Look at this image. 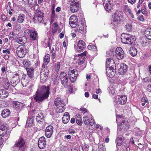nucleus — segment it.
Returning a JSON list of instances; mask_svg holds the SVG:
<instances>
[{
	"label": "nucleus",
	"mask_w": 151,
	"mask_h": 151,
	"mask_svg": "<svg viewBox=\"0 0 151 151\" xmlns=\"http://www.w3.org/2000/svg\"><path fill=\"white\" fill-rule=\"evenodd\" d=\"M50 89L48 87L42 86L39 88L34 96V100L35 102L40 103L44 99L47 98L49 94Z\"/></svg>",
	"instance_id": "obj_1"
},
{
	"label": "nucleus",
	"mask_w": 151,
	"mask_h": 151,
	"mask_svg": "<svg viewBox=\"0 0 151 151\" xmlns=\"http://www.w3.org/2000/svg\"><path fill=\"white\" fill-rule=\"evenodd\" d=\"M113 101L115 106L118 107L120 105H124L126 103L127 101V97L125 95H117L114 97Z\"/></svg>",
	"instance_id": "obj_2"
},
{
	"label": "nucleus",
	"mask_w": 151,
	"mask_h": 151,
	"mask_svg": "<svg viewBox=\"0 0 151 151\" xmlns=\"http://www.w3.org/2000/svg\"><path fill=\"white\" fill-rule=\"evenodd\" d=\"M134 36L129 34H122L121 39L122 43L129 45L132 43L134 41Z\"/></svg>",
	"instance_id": "obj_3"
},
{
	"label": "nucleus",
	"mask_w": 151,
	"mask_h": 151,
	"mask_svg": "<svg viewBox=\"0 0 151 151\" xmlns=\"http://www.w3.org/2000/svg\"><path fill=\"white\" fill-rule=\"evenodd\" d=\"M70 4V9L73 13L77 12L78 10L79 4L77 0H70L69 1Z\"/></svg>",
	"instance_id": "obj_4"
},
{
	"label": "nucleus",
	"mask_w": 151,
	"mask_h": 151,
	"mask_svg": "<svg viewBox=\"0 0 151 151\" xmlns=\"http://www.w3.org/2000/svg\"><path fill=\"white\" fill-rule=\"evenodd\" d=\"M112 18L114 24H117L119 23L123 19V16L120 12H116L112 15Z\"/></svg>",
	"instance_id": "obj_5"
},
{
	"label": "nucleus",
	"mask_w": 151,
	"mask_h": 151,
	"mask_svg": "<svg viewBox=\"0 0 151 151\" xmlns=\"http://www.w3.org/2000/svg\"><path fill=\"white\" fill-rule=\"evenodd\" d=\"M48 74V69L45 68H42L40 73V81L41 82L43 83L46 82Z\"/></svg>",
	"instance_id": "obj_6"
},
{
	"label": "nucleus",
	"mask_w": 151,
	"mask_h": 151,
	"mask_svg": "<svg viewBox=\"0 0 151 151\" xmlns=\"http://www.w3.org/2000/svg\"><path fill=\"white\" fill-rule=\"evenodd\" d=\"M118 126H119L118 128L117 132H121V130H127L128 128L129 124L127 119H124L122 122H118Z\"/></svg>",
	"instance_id": "obj_7"
},
{
	"label": "nucleus",
	"mask_w": 151,
	"mask_h": 151,
	"mask_svg": "<svg viewBox=\"0 0 151 151\" xmlns=\"http://www.w3.org/2000/svg\"><path fill=\"white\" fill-rule=\"evenodd\" d=\"M59 77L61 84L64 87H67L68 82L67 74L64 72H62L60 74Z\"/></svg>",
	"instance_id": "obj_8"
},
{
	"label": "nucleus",
	"mask_w": 151,
	"mask_h": 151,
	"mask_svg": "<svg viewBox=\"0 0 151 151\" xmlns=\"http://www.w3.org/2000/svg\"><path fill=\"white\" fill-rule=\"evenodd\" d=\"M115 56L119 60H122L124 56V53L123 50L120 47L116 48L115 52Z\"/></svg>",
	"instance_id": "obj_9"
},
{
	"label": "nucleus",
	"mask_w": 151,
	"mask_h": 151,
	"mask_svg": "<svg viewBox=\"0 0 151 151\" xmlns=\"http://www.w3.org/2000/svg\"><path fill=\"white\" fill-rule=\"evenodd\" d=\"M26 53V49L24 46H20L17 47V53L19 57L21 58L24 57Z\"/></svg>",
	"instance_id": "obj_10"
},
{
	"label": "nucleus",
	"mask_w": 151,
	"mask_h": 151,
	"mask_svg": "<svg viewBox=\"0 0 151 151\" xmlns=\"http://www.w3.org/2000/svg\"><path fill=\"white\" fill-rule=\"evenodd\" d=\"M78 72L76 69L71 70L69 73V79L72 83L75 82L77 78Z\"/></svg>",
	"instance_id": "obj_11"
},
{
	"label": "nucleus",
	"mask_w": 151,
	"mask_h": 151,
	"mask_svg": "<svg viewBox=\"0 0 151 151\" xmlns=\"http://www.w3.org/2000/svg\"><path fill=\"white\" fill-rule=\"evenodd\" d=\"M7 125L6 124L1 125L0 126V136L8 137L9 134V132L7 131Z\"/></svg>",
	"instance_id": "obj_12"
},
{
	"label": "nucleus",
	"mask_w": 151,
	"mask_h": 151,
	"mask_svg": "<svg viewBox=\"0 0 151 151\" xmlns=\"http://www.w3.org/2000/svg\"><path fill=\"white\" fill-rule=\"evenodd\" d=\"M85 25L83 21L80 22L77 24L76 27L75 31L76 33H83L84 31V27Z\"/></svg>",
	"instance_id": "obj_13"
},
{
	"label": "nucleus",
	"mask_w": 151,
	"mask_h": 151,
	"mask_svg": "<svg viewBox=\"0 0 151 151\" xmlns=\"http://www.w3.org/2000/svg\"><path fill=\"white\" fill-rule=\"evenodd\" d=\"M25 143L24 140L23 138L20 137L19 139L17 142L15 144V147L19 148L18 151H24V148L23 147L25 144Z\"/></svg>",
	"instance_id": "obj_14"
},
{
	"label": "nucleus",
	"mask_w": 151,
	"mask_h": 151,
	"mask_svg": "<svg viewBox=\"0 0 151 151\" xmlns=\"http://www.w3.org/2000/svg\"><path fill=\"white\" fill-rule=\"evenodd\" d=\"M106 71L107 76L109 77H112L115 75V67L114 65H111V67H107Z\"/></svg>",
	"instance_id": "obj_15"
},
{
	"label": "nucleus",
	"mask_w": 151,
	"mask_h": 151,
	"mask_svg": "<svg viewBox=\"0 0 151 151\" xmlns=\"http://www.w3.org/2000/svg\"><path fill=\"white\" fill-rule=\"evenodd\" d=\"M44 14L41 12L37 11L35 13L34 19L39 22H41L43 20Z\"/></svg>",
	"instance_id": "obj_16"
},
{
	"label": "nucleus",
	"mask_w": 151,
	"mask_h": 151,
	"mask_svg": "<svg viewBox=\"0 0 151 151\" xmlns=\"http://www.w3.org/2000/svg\"><path fill=\"white\" fill-rule=\"evenodd\" d=\"M38 145L40 149H43L46 147V142L44 137H42L40 138L38 141Z\"/></svg>",
	"instance_id": "obj_17"
},
{
	"label": "nucleus",
	"mask_w": 151,
	"mask_h": 151,
	"mask_svg": "<svg viewBox=\"0 0 151 151\" xmlns=\"http://www.w3.org/2000/svg\"><path fill=\"white\" fill-rule=\"evenodd\" d=\"M53 127L49 125L45 129V134L47 138H50L52 136L53 132Z\"/></svg>",
	"instance_id": "obj_18"
},
{
	"label": "nucleus",
	"mask_w": 151,
	"mask_h": 151,
	"mask_svg": "<svg viewBox=\"0 0 151 151\" xmlns=\"http://www.w3.org/2000/svg\"><path fill=\"white\" fill-rule=\"evenodd\" d=\"M86 55V52H84L79 55L78 61L77 62V63L78 65H81L84 63L86 60L85 57Z\"/></svg>",
	"instance_id": "obj_19"
},
{
	"label": "nucleus",
	"mask_w": 151,
	"mask_h": 151,
	"mask_svg": "<svg viewBox=\"0 0 151 151\" xmlns=\"http://www.w3.org/2000/svg\"><path fill=\"white\" fill-rule=\"evenodd\" d=\"M77 49L78 52H81L84 50L85 48L86 44L85 42L82 40H79L77 44Z\"/></svg>",
	"instance_id": "obj_20"
},
{
	"label": "nucleus",
	"mask_w": 151,
	"mask_h": 151,
	"mask_svg": "<svg viewBox=\"0 0 151 151\" xmlns=\"http://www.w3.org/2000/svg\"><path fill=\"white\" fill-rule=\"evenodd\" d=\"M119 132L118 133L117 132L118 137L116 140V145L119 146H120L122 145V143L124 140V138L122 135L123 133H121L119 134Z\"/></svg>",
	"instance_id": "obj_21"
},
{
	"label": "nucleus",
	"mask_w": 151,
	"mask_h": 151,
	"mask_svg": "<svg viewBox=\"0 0 151 151\" xmlns=\"http://www.w3.org/2000/svg\"><path fill=\"white\" fill-rule=\"evenodd\" d=\"M127 65L124 63L120 65L119 69V73L121 75L124 74L127 71Z\"/></svg>",
	"instance_id": "obj_22"
},
{
	"label": "nucleus",
	"mask_w": 151,
	"mask_h": 151,
	"mask_svg": "<svg viewBox=\"0 0 151 151\" xmlns=\"http://www.w3.org/2000/svg\"><path fill=\"white\" fill-rule=\"evenodd\" d=\"M54 104L56 106L62 105L63 106H65V105L63 100L60 98H57L55 99Z\"/></svg>",
	"instance_id": "obj_23"
},
{
	"label": "nucleus",
	"mask_w": 151,
	"mask_h": 151,
	"mask_svg": "<svg viewBox=\"0 0 151 151\" xmlns=\"http://www.w3.org/2000/svg\"><path fill=\"white\" fill-rule=\"evenodd\" d=\"M44 116L43 114L41 112H39L36 116V120L39 122H43L44 121Z\"/></svg>",
	"instance_id": "obj_24"
},
{
	"label": "nucleus",
	"mask_w": 151,
	"mask_h": 151,
	"mask_svg": "<svg viewBox=\"0 0 151 151\" xmlns=\"http://www.w3.org/2000/svg\"><path fill=\"white\" fill-rule=\"evenodd\" d=\"M108 91L114 99V97H115L116 96L117 93H116V92L113 86H110L108 88Z\"/></svg>",
	"instance_id": "obj_25"
},
{
	"label": "nucleus",
	"mask_w": 151,
	"mask_h": 151,
	"mask_svg": "<svg viewBox=\"0 0 151 151\" xmlns=\"http://www.w3.org/2000/svg\"><path fill=\"white\" fill-rule=\"evenodd\" d=\"M70 118L69 113L68 112L65 113L62 118L63 122L65 124H66L69 122Z\"/></svg>",
	"instance_id": "obj_26"
},
{
	"label": "nucleus",
	"mask_w": 151,
	"mask_h": 151,
	"mask_svg": "<svg viewBox=\"0 0 151 151\" xmlns=\"http://www.w3.org/2000/svg\"><path fill=\"white\" fill-rule=\"evenodd\" d=\"M27 39L25 36L22 37H18L17 39V42L19 44H24L27 42Z\"/></svg>",
	"instance_id": "obj_27"
},
{
	"label": "nucleus",
	"mask_w": 151,
	"mask_h": 151,
	"mask_svg": "<svg viewBox=\"0 0 151 151\" xmlns=\"http://www.w3.org/2000/svg\"><path fill=\"white\" fill-rule=\"evenodd\" d=\"M124 9L125 12L128 14V15L132 18H133L134 15L129 7L127 5H125L124 6Z\"/></svg>",
	"instance_id": "obj_28"
},
{
	"label": "nucleus",
	"mask_w": 151,
	"mask_h": 151,
	"mask_svg": "<svg viewBox=\"0 0 151 151\" xmlns=\"http://www.w3.org/2000/svg\"><path fill=\"white\" fill-rule=\"evenodd\" d=\"M88 124H86L87 126L89 128V129H92L94 128L95 124V123L94 120L93 119H91L88 122Z\"/></svg>",
	"instance_id": "obj_29"
},
{
	"label": "nucleus",
	"mask_w": 151,
	"mask_h": 151,
	"mask_svg": "<svg viewBox=\"0 0 151 151\" xmlns=\"http://www.w3.org/2000/svg\"><path fill=\"white\" fill-rule=\"evenodd\" d=\"M10 114V111L7 109H4L1 112V115L3 117L6 118L8 117Z\"/></svg>",
	"instance_id": "obj_30"
},
{
	"label": "nucleus",
	"mask_w": 151,
	"mask_h": 151,
	"mask_svg": "<svg viewBox=\"0 0 151 151\" xmlns=\"http://www.w3.org/2000/svg\"><path fill=\"white\" fill-rule=\"evenodd\" d=\"M8 93L6 91L0 89V97L2 98H6L8 96Z\"/></svg>",
	"instance_id": "obj_31"
},
{
	"label": "nucleus",
	"mask_w": 151,
	"mask_h": 151,
	"mask_svg": "<svg viewBox=\"0 0 151 151\" xmlns=\"http://www.w3.org/2000/svg\"><path fill=\"white\" fill-rule=\"evenodd\" d=\"M30 39L32 40H35L37 36V32L35 30H32L29 35Z\"/></svg>",
	"instance_id": "obj_32"
},
{
	"label": "nucleus",
	"mask_w": 151,
	"mask_h": 151,
	"mask_svg": "<svg viewBox=\"0 0 151 151\" xmlns=\"http://www.w3.org/2000/svg\"><path fill=\"white\" fill-rule=\"evenodd\" d=\"M137 50L135 47H132L130 48L129 53L131 56H136L137 54Z\"/></svg>",
	"instance_id": "obj_33"
},
{
	"label": "nucleus",
	"mask_w": 151,
	"mask_h": 151,
	"mask_svg": "<svg viewBox=\"0 0 151 151\" xmlns=\"http://www.w3.org/2000/svg\"><path fill=\"white\" fill-rule=\"evenodd\" d=\"M26 69L28 76L31 78H33L34 74V69L32 68H27Z\"/></svg>",
	"instance_id": "obj_34"
},
{
	"label": "nucleus",
	"mask_w": 151,
	"mask_h": 151,
	"mask_svg": "<svg viewBox=\"0 0 151 151\" xmlns=\"http://www.w3.org/2000/svg\"><path fill=\"white\" fill-rule=\"evenodd\" d=\"M114 60L111 58L107 59L106 61V68L111 67V65H114L112 64H114Z\"/></svg>",
	"instance_id": "obj_35"
},
{
	"label": "nucleus",
	"mask_w": 151,
	"mask_h": 151,
	"mask_svg": "<svg viewBox=\"0 0 151 151\" xmlns=\"http://www.w3.org/2000/svg\"><path fill=\"white\" fill-rule=\"evenodd\" d=\"M145 35L148 39L151 40V28L145 30Z\"/></svg>",
	"instance_id": "obj_36"
},
{
	"label": "nucleus",
	"mask_w": 151,
	"mask_h": 151,
	"mask_svg": "<svg viewBox=\"0 0 151 151\" xmlns=\"http://www.w3.org/2000/svg\"><path fill=\"white\" fill-rule=\"evenodd\" d=\"M33 119L32 117L28 118L27 121L26 126L29 127L32 126L33 123Z\"/></svg>",
	"instance_id": "obj_37"
},
{
	"label": "nucleus",
	"mask_w": 151,
	"mask_h": 151,
	"mask_svg": "<svg viewBox=\"0 0 151 151\" xmlns=\"http://www.w3.org/2000/svg\"><path fill=\"white\" fill-rule=\"evenodd\" d=\"M57 16L55 14L54 9H52L51 12V22H54L55 20H56L57 19Z\"/></svg>",
	"instance_id": "obj_38"
},
{
	"label": "nucleus",
	"mask_w": 151,
	"mask_h": 151,
	"mask_svg": "<svg viewBox=\"0 0 151 151\" xmlns=\"http://www.w3.org/2000/svg\"><path fill=\"white\" fill-rule=\"evenodd\" d=\"M24 19V15L23 14H20L18 17L17 21L19 23L22 22Z\"/></svg>",
	"instance_id": "obj_39"
},
{
	"label": "nucleus",
	"mask_w": 151,
	"mask_h": 151,
	"mask_svg": "<svg viewBox=\"0 0 151 151\" xmlns=\"http://www.w3.org/2000/svg\"><path fill=\"white\" fill-rule=\"evenodd\" d=\"M64 110V106H63L62 105H61L58 107L56 109V111L57 113H60L63 112Z\"/></svg>",
	"instance_id": "obj_40"
},
{
	"label": "nucleus",
	"mask_w": 151,
	"mask_h": 151,
	"mask_svg": "<svg viewBox=\"0 0 151 151\" xmlns=\"http://www.w3.org/2000/svg\"><path fill=\"white\" fill-rule=\"evenodd\" d=\"M21 82L24 87L27 86L28 85V81L25 79L24 78H22L21 80Z\"/></svg>",
	"instance_id": "obj_41"
},
{
	"label": "nucleus",
	"mask_w": 151,
	"mask_h": 151,
	"mask_svg": "<svg viewBox=\"0 0 151 151\" xmlns=\"http://www.w3.org/2000/svg\"><path fill=\"white\" fill-rule=\"evenodd\" d=\"M105 10L108 12H109L111 10V6L110 4H108L107 3L104 4V6Z\"/></svg>",
	"instance_id": "obj_42"
},
{
	"label": "nucleus",
	"mask_w": 151,
	"mask_h": 151,
	"mask_svg": "<svg viewBox=\"0 0 151 151\" xmlns=\"http://www.w3.org/2000/svg\"><path fill=\"white\" fill-rule=\"evenodd\" d=\"M50 56L49 54L46 55L44 58V63L45 64H47L50 61Z\"/></svg>",
	"instance_id": "obj_43"
},
{
	"label": "nucleus",
	"mask_w": 151,
	"mask_h": 151,
	"mask_svg": "<svg viewBox=\"0 0 151 151\" xmlns=\"http://www.w3.org/2000/svg\"><path fill=\"white\" fill-rule=\"evenodd\" d=\"M40 111V110L39 108H35L34 109L32 110V116H34L35 115L39 113V111Z\"/></svg>",
	"instance_id": "obj_44"
},
{
	"label": "nucleus",
	"mask_w": 151,
	"mask_h": 151,
	"mask_svg": "<svg viewBox=\"0 0 151 151\" xmlns=\"http://www.w3.org/2000/svg\"><path fill=\"white\" fill-rule=\"evenodd\" d=\"M83 122L85 124H88V122L90 121L88 116H86L84 117L83 118Z\"/></svg>",
	"instance_id": "obj_45"
},
{
	"label": "nucleus",
	"mask_w": 151,
	"mask_h": 151,
	"mask_svg": "<svg viewBox=\"0 0 151 151\" xmlns=\"http://www.w3.org/2000/svg\"><path fill=\"white\" fill-rule=\"evenodd\" d=\"M78 22V19L76 16L73 15L70 17L69 19V21Z\"/></svg>",
	"instance_id": "obj_46"
},
{
	"label": "nucleus",
	"mask_w": 151,
	"mask_h": 151,
	"mask_svg": "<svg viewBox=\"0 0 151 151\" xmlns=\"http://www.w3.org/2000/svg\"><path fill=\"white\" fill-rule=\"evenodd\" d=\"M132 27V26L131 23H129L126 25V29L128 32L130 31L131 30Z\"/></svg>",
	"instance_id": "obj_47"
},
{
	"label": "nucleus",
	"mask_w": 151,
	"mask_h": 151,
	"mask_svg": "<svg viewBox=\"0 0 151 151\" xmlns=\"http://www.w3.org/2000/svg\"><path fill=\"white\" fill-rule=\"evenodd\" d=\"M23 63L24 67H29L30 65V62L28 60H25L23 61Z\"/></svg>",
	"instance_id": "obj_48"
},
{
	"label": "nucleus",
	"mask_w": 151,
	"mask_h": 151,
	"mask_svg": "<svg viewBox=\"0 0 151 151\" xmlns=\"http://www.w3.org/2000/svg\"><path fill=\"white\" fill-rule=\"evenodd\" d=\"M99 151H104L105 150V146L102 143H100L99 145Z\"/></svg>",
	"instance_id": "obj_49"
},
{
	"label": "nucleus",
	"mask_w": 151,
	"mask_h": 151,
	"mask_svg": "<svg viewBox=\"0 0 151 151\" xmlns=\"http://www.w3.org/2000/svg\"><path fill=\"white\" fill-rule=\"evenodd\" d=\"M31 3H30L29 4L30 7H31L33 9L35 10H37L38 8V5L37 4L35 3V4L34 5L33 4H31Z\"/></svg>",
	"instance_id": "obj_50"
},
{
	"label": "nucleus",
	"mask_w": 151,
	"mask_h": 151,
	"mask_svg": "<svg viewBox=\"0 0 151 151\" xmlns=\"http://www.w3.org/2000/svg\"><path fill=\"white\" fill-rule=\"evenodd\" d=\"M77 22L69 21V23L70 25L73 28L76 27L77 26Z\"/></svg>",
	"instance_id": "obj_51"
},
{
	"label": "nucleus",
	"mask_w": 151,
	"mask_h": 151,
	"mask_svg": "<svg viewBox=\"0 0 151 151\" xmlns=\"http://www.w3.org/2000/svg\"><path fill=\"white\" fill-rule=\"evenodd\" d=\"M95 128L97 129L99 131H100L102 130L103 127L100 126V125L99 124H96V125L95 124Z\"/></svg>",
	"instance_id": "obj_52"
},
{
	"label": "nucleus",
	"mask_w": 151,
	"mask_h": 151,
	"mask_svg": "<svg viewBox=\"0 0 151 151\" xmlns=\"http://www.w3.org/2000/svg\"><path fill=\"white\" fill-rule=\"evenodd\" d=\"M32 30H30L29 29H27L25 30V31L24 32V35L26 36H29V35L32 31Z\"/></svg>",
	"instance_id": "obj_53"
},
{
	"label": "nucleus",
	"mask_w": 151,
	"mask_h": 151,
	"mask_svg": "<svg viewBox=\"0 0 151 151\" xmlns=\"http://www.w3.org/2000/svg\"><path fill=\"white\" fill-rule=\"evenodd\" d=\"M58 76H55L52 78V80L53 81L55 84H56L59 82V80L58 79Z\"/></svg>",
	"instance_id": "obj_54"
},
{
	"label": "nucleus",
	"mask_w": 151,
	"mask_h": 151,
	"mask_svg": "<svg viewBox=\"0 0 151 151\" xmlns=\"http://www.w3.org/2000/svg\"><path fill=\"white\" fill-rule=\"evenodd\" d=\"M88 48L89 50H95L96 49V47L95 46L89 45L88 46Z\"/></svg>",
	"instance_id": "obj_55"
},
{
	"label": "nucleus",
	"mask_w": 151,
	"mask_h": 151,
	"mask_svg": "<svg viewBox=\"0 0 151 151\" xmlns=\"http://www.w3.org/2000/svg\"><path fill=\"white\" fill-rule=\"evenodd\" d=\"M135 135L137 136H142V131L138 129L137 131L135 133Z\"/></svg>",
	"instance_id": "obj_56"
},
{
	"label": "nucleus",
	"mask_w": 151,
	"mask_h": 151,
	"mask_svg": "<svg viewBox=\"0 0 151 151\" xmlns=\"http://www.w3.org/2000/svg\"><path fill=\"white\" fill-rule=\"evenodd\" d=\"M107 55H108L111 57H112L114 55V52L112 51H109L107 53Z\"/></svg>",
	"instance_id": "obj_57"
},
{
	"label": "nucleus",
	"mask_w": 151,
	"mask_h": 151,
	"mask_svg": "<svg viewBox=\"0 0 151 151\" xmlns=\"http://www.w3.org/2000/svg\"><path fill=\"white\" fill-rule=\"evenodd\" d=\"M123 117L122 115H119L118 114H116V120L117 121H119L120 119Z\"/></svg>",
	"instance_id": "obj_58"
},
{
	"label": "nucleus",
	"mask_w": 151,
	"mask_h": 151,
	"mask_svg": "<svg viewBox=\"0 0 151 151\" xmlns=\"http://www.w3.org/2000/svg\"><path fill=\"white\" fill-rule=\"evenodd\" d=\"M76 123L79 125H81L82 124V119L76 120Z\"/></svg>",
	"instance_id": "obj_59"
},
{
	"label": "nucleus",
	"mask_w": 151,
	"mask_h": 151,
	"mask_svg": "<svg viewBox=\"0 0 151 151\" xmlns=\"http://www.w3.org/2000/svg\"><path fill=\"white\" fill-rule=\"evenodd\" d=\"M146 90L149 92H151V84H149L147 86Z\"/></svg>",
	"instance_id": "obj_60"
},
{
	"label": "nucleus",
	"mask_w": 151,
	"mask_h": 151,
	"mask_svg": "<svg viewBox=\"0 0 151 151\" xmlns=\"http://www.w3.org/2000/svg\"><path fill=\"white\" fill-rule=\"evenodd\" d=\"M80 110L82 111V113H83L84 114L85 113L87 112L88 111V110L86 109L83 108H81L80 109Z\"/></svg>",
	"instance_id": "obj_61"
},
{
	"label": "nucleus",
	"mask_w": 151,
	"mask_h": 151,
	"mask_svg": "<svg viewBox=\"0 0 151 151\" xmlns=\"http://www.w3.org/2000/svg\"><path fill=\"white\" fill-rule=\"evenodd\" d=\"M128 2L132 4H134L136 1L137 0H127Z\"/></svg>",
	"instance_id": "obj_62"
},
{
	"label": "nucleus",
	"mask_w": 151,
	"mask_h": 151,
	"mask_svg": "<svg viewBox=\"0 0 151 151\" xmlns=\"http://www.w3.org/2000/svg\"><path fill=\"white\" fill-rule=\"evenodd\" d=\"M141 101L142 102H147V100L146 98L143 97L141 99Z\"/></svg>",
	"instance_id": "obj_63"
},
{
	"label": "nucleus",
	"mask_w": 151,
	"mask_h": 151,
	"mask_svg": "<svg viewBox=\"0 0 151 151\" xmlns=\"http://www.w3.org/2000/svg\"><path fill=\"white\" fill-rule=\"evenodd\" d=\"M68 132L70 134L73 133L74 134L75 133V131L73 129H69Z\"/></svg>",
	"instance_id": "obj_64"
}]
</instances>
